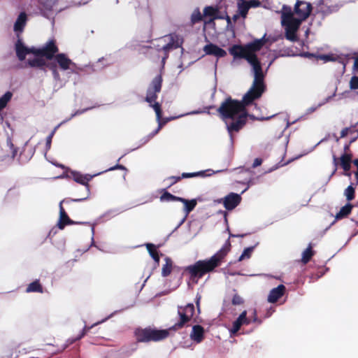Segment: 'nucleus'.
Here are the masks:
<instances>
[{
  "mask_svg": "<svg viewBox=\"0 0 358 358\" xmlns=\"http://www.w3.org/2000/svg\"><path fill=\"white\" fill-rule=\"evenodd\" d=\"M252 314H253V315H252V318H250L251 320V322H255L259 324H261L262 320L258 318V317L257 315V311L255 309L253 310Z\"/></svg>",
  "mask_w": 358,
  "mask_h": 358,
  "instance_id": "44",
  "label": "nucleus"
},
{
  "mask_svg": "<svg viewBox=\"0 0 358 358\" xmlns=\"http://www.w3.org/2000/svg\"><path fill=\"white\" fill-rule=\"evenodd\" d=\"M59 125H57L55 129L52 131V132L46 138V147L49 149L51 146L52 139L55 135V133Z\"/></svg>",
  "mask_w": 358,
  "mask_h": 358,
  "instance_id": "41",
  "label": "nucleus"
},
{
  "mask_svg": "<svg viewBox=\"0 0 358 358\" xmlns=\"http://www.w3.org/2000/svg\"><path fill=\"white\" fill-rule=\"evenodd\" d=\"M312 9V5L310 3L297 1L294 6V12L297 17L304 21L310 16Z\"/></svg>",
  "mask_w": 358,
  "mask_h": 358,
  "instance_id": "8",
  "label": "nucleus"
},
{
  "mask_svg": "<svg viewBox=\"0 0 358 358\" xmlns=\"http://www.w3.org/2000/svg\"><path fill=\"white\" fill-rule=\"evenodd\" d=\"M354 69L355 70H357L358 71V57L355 58V62H354V66H353Z\"/></svg>",
  "mask_w": 358,
  "mask_h": 358,
  "instance_id": "52",
  "label": "nucleus"
},
{
  "mask_svg": "<svg viewBox=\"0 0 358 358\" xmlns=\"http://www.w3.org/2000/svg\"><path fill=\"white\" fill-rule=\"evenodd\" d=\"M203 15L201 13L199 8H196L192 12L190 17V25L193 26L203 20Z\"/></svg>",
  "mask_w": 358,
  "mask_h": 358,
  "instance_id": "28",
  "label": "nucleus"
},
{
  "mask_svg": "<svg viewBox=\"0 0 358 358\" xmlns=\"http://www.w3.org/2000/svg\"><path fill=\"white\" fill-rule=\"evenodd\" d=\"M262 164V159L261 158H256L252 164V167L255 168L260 166Z\"/></svg>",
  "mask_w": 358,
  "mask_h": 358,
  "instance_id": "47",
  "label": "nucleus"
},
{
  "mask_svg": "<svg viewBox=\"0 0 358 358\" xmlns=\"http://www.w3.org/2000/svg\"><path fill=\"white\" fill-rule=\"evenodd\" d=\"M303 22L299 17H294L292 8L289 6L284 5L282 10L281 24L289 29H299Z\"/></svg>",
  "mask_w": 358,
  "mask_h": 358,
  "instance_id": "5",
  "label": "nucleus"
},
{
  "mask_svg": "<svg viewBox=\"0 0 358 358\" xmlns=\"http://www.w3.org/2000/svg\"><path fill=\"white\" fill-rule=\"evenodd\" d=\"M318 58L324 60L325 62L334 60L332 56L329 55H321L318 57Z\"/></svg>",
  "mask_w": 358,
  "mask_h": 358,
  "instance_id": "45",
  "label": "nucleus"
},
{
  "mask_svg": "<svg viewBox=\"0 0 358 358\" xmlns=\"http://www.w3.org/2000/svg\"><path fill=\"white\" fill-rule=\"evenodd\" d=\"M352 155L345 153L340 158V164L345 172H349L351 168Z\"/></svg>",
  "mask_w": 358,
  "mask_h": 358,
  "instance_id": "24",
  "label": "nucleus"
},
{
  "mask_svg": "<svg viewBox=\"0 0 358 358\" xmlns=\"http://www.w3.org/2000/svg\"><path fill=\"white\" fill-rule=\"evenodd\" d=\"M357 124H358V121H357Z\"/></svg>",
  "mask_w": 358,
  "mask_h": 358,
  "instance_id": "60",
  "label": "nucleus"
},
{
  "mask_svg": "<svg viewBox=\"0 0 358 358\" xmlns=\"http://www.w3.org/2000/svg\"><path fill=\"white\" fill-rule=\"evenodd\" d=\"M55 59L59 66L64 71L68 70L71 65H75V64L64 53L57 54Z\"/></svg>",
  "mask_w": 358,
  "mask_h": 358,
  "instance_id": "18",
  "label": "nucleus"
},
{
  "mask_svg": "<svg viewBox=\"0 0 358 358\" xmlns=\"http://www.w3.org/2000/svg\"><path fill=\"white\" fill-rule=\"evenodd\" d=\"M285 37L287 40L290 41H297V36H296V31L297 29H289L287 28H285Z\"/></svg>",
  "mask_w": 358,
  "mask_h": 358,
  "instance_id": "34",
  "label": "nucleus"
},
{
  "mask_svg": "<svg viewBox=\"0 0 358 358\" xmlns=\"http://www.w3.org/2000/svg\"><path fill=\"white\" fill-rule=\"evenodd\" d=\"M45 68H48L50 70L52 71V72H53L57 69V65L55 63L53 62H47Z\"/></svg>",
  "mask_w": 358,
  "mask_h": 358,
  "instance_id": "46",
  "label": "nucleus"
},
{
  "mask_svg": "<svg viewBox=\"0 0 358 358\" xmlns=\"http://www.w3.org/2000/svg\"><path fill=\"white\" fill-rule=\"evenodd\" d=\"M231 236H234V237H243L245 235L244 234H242V235H232L231 234Z\"/></svg>",
  "mask_w": 358,
  "mask_h": 358,
  "instance_id": "57",
  "label": "nucleus"
},
{
  "mask_svg": "<svg viewBox=\"0 0 358 358\" xmlns=\"http://www.w3.org/2000/svg\"><path fill=\"white\" fill-rule=\"evenodd\" d=\"M166 38H169V41L162 48V50L164 52V56L162 59L163 65L169 57V52L172 50L178 48L180 45L178 43V36L175 34H171L168 36H165L162 39L166 42ZM160 50L161 49H158V51Z\"/></svg>",
  "mask_w": 358,
  "mask_h": 358,
  "instance_id": "7",
  "label": "nucleus"
},
{
  "mask_svg": "<svg viewBox=\"0 0 358 358\" xmlns=\"http://www.w3.org/2000/svg\"><path fill=\"white\" fill-rule=\"evenodd\" d=\"M203 17H210V19L205 22L206 24H210L215 20L222 19L223 17L220 15L219 8L215 6H208L203 8Z\"/></svg>",
  "mask_w": 358,
  "mask_h": 358,
  "instance_id": "13",
  "label": "nucleus"
},
{
  "mask_svg": "<svg viewBox=\"0 0 358 358\" xmlns=\"http://www.w3.org/2000/svg\"><path fill=\"white\" fill-rule=\"evenodd\" d=\"M179 199V196L173 195L167 191H164V193L160 196L161 201H178Z\"/></svg>",
  "mask_w": 358,
  "mask_h": 358,
  "instance_id": "33",
  "label": "nucleus"
},
{
  "mask_svg": "<svg viewBox=\"0 0 358 358\" xmlns=\"http://www.w3.org/2000/svg\"><path fill=\"white\" fill-rule=\"evenodd\" d=\"M7 145L11 150L12 157L14 158L17 153V148L15 147L10 138H7Z\"/></svg>",
  "mask_w": 358,
  "mask_h": 358,
  "instance_id": "40",
  "label": "nucleus"
},
{
  "mask_svg": "<svg viewBox=\"0 0 358 358\" xmlns=\"http://www.w3.org/2000/svg\"><path fill=\"white\" fill-rule=\"evenodd\" d=\"M195 312L194 306L189 303L184 306L178 307V321L167 329H157L150 327L145 328H136L134 331V336L136 343H133V348L129 354L136 351L138 348L137 343H150L163 341L169 337L171 331H178L188 326Z\"/></svg>",
  "mask_w": 358,
  "mask_h": 358,
  "instance_id": "2",
  "label": "nucleus"
},
{
  "mask_svg": "<svg viewBox=\"0 0 358 358\" xmlns=\"http://www.w3.org/2000/svg\"><path fill=\"white\" fill-rule=\"evenodd\" d=\"M182 178H194L197 176L204 177L206 176L205 171H198V172H194V173H182Z\"/></svg>",
  "mask_w": 358,
  "mask_h": 358,
  "instance_id": "36",
  "label": "nucleus"
},
{
  "mask_svg": "<svg viewBox=\"0 0 358 358\" xmlns=\"http://www.w3.org/2000/svg\"><path fill=\"white\" fill-rule=\"evenodd\" d=\"M350 87L351 90L358 89V76H354L351 78L350 81Z\"/></svg>",
  "mask_w": 358,
  "mask_h": 358,
  "instance_id": "42",
  "label": "nucleus"
},
{
  "mask_svg": "<svg viewBox=\"0 0 358 358\" xmlns=\"http://www.w3.org/2000/svg\"><path fill=\"white\" fill-rule=\"evenodd\" d=\"M354 206L350 203H346L343 206L340 210L336 213L335 218L337 220H342L347 217L352 212Z\"/></svg>",
  "mask_w": 358,
  "mask_h": 358,
  "instance_id": "22",
  "label": "nucleus"
},
{
  "mask_svg": "<svg viewBox=\"0 0 358 358\" xmlns=\"http://www.w3.org/2000/svg\"><path fill=\"white\" fill-rule=\"evenodd\" d=\"M58 52L59 48L55 39L49 40L42 48H35L36 57H43L49 60L53 59Z\"/></svg>",
  "mask_w": 358,
  "mask_h": 358,
  "instance_id": "6",
  "label": "nucleus"
},
{
  "mask_svg": "<svg viewBox=\"0 0 358 358\" xmlns=\"http://www.w3.org/2000/svg\"><path fill=\"white\" fill-rule=\"evenodd\" d=\"M285 289L283 285H279L277 287L272 289L268 294V301L270 303H275L284 295Z\"/></svg>",
  "mask_w": 358,
  "mask_h": 358,
  "instance_id": "17",
  "label": "nucleus"
},
{
  "mask_svg": "<svg viewBox=\"0 0 358 358\" xmlns=\"http://www.w3.org/2000/svg\"><path fill=\"white\" fill-rule=\"evenodd\" d=\"M182 179V176H170L168 177L165 180L169 181V184L167 186V188L171 187L174 184L177 183Z\"/></svg>",
  "mask_w": 358,
  "mask_h": 358,
  "instance_id": "38",
  "label": "nucleus"
},
{
  "mask_svg": "<svg viewBox=\"0 0 358 358\" xmlns=\"http://www.w3.org/2000/svg\"><path fill=\"white\" fill-rule=\"evenodd\" d=\"M239 16H241V15H239V13H238V14H236V15H234L233 16V20H234V21H236V20L238 19Z\"/></svg>",
  "mask_w": 358,
  "mask_h": 358,
  "instance_id": "55",
  "label": "nucleus"
},
{
  "mask_svg": "<svg viewBox=\"0 0 358 358\" xmlns=\"http://www.w3.org/2000/svg\"><path fill=\"white\" fill-rule=\"evenodd\" d=\"M231 303L234 306L242 305L244 303V300L239 294H235L233 296Z\"/></svg>",
  "mask_w": 358,
  "mask_h": 358,
  "instance_id": "39",
  "label": "nucleus"
},
{
  "mask_svg": "<svg viewBox=\"0 0 358 358\" xmlns=\"http://www.w3.org/2000/svg\"><path fill=\"white\" fill-rule=\"evenodd\" d=\"M249 9L250 8L248 5L247 1H239L238 2V11L243 18H245L247 17Z\"/></svg>",
  "mask_w": 358,
  "mask_h": 358,
  "instance_id": "29",
  "label": "nucleus"
},
{
  "mask_svg": "<svg viewBox=\"0 0 358 358\" xmlns=\"http://www.w3.org/2000/svg\"><path fill=\"white\" fill-rule=\"evenodd\" d=\"M241 200V195L231 192L224 198L219 199L217 202L222 203L226 210H232L240 204Z\"/></svg>",
  "mask_w": 358,
  "mask_h": 358,
  "instance_id": "9",
  "label": "nucleus"
},
{
  "mask_svg": "<svg viewBox=\"0 0 358 358\" xmlns=\"http://www.w3.org/2000/svg\"><path fill=\"white\" fill-rule=\"evenodd\" d=\"M220 213L224 215L225 221L227 222V213L226 211H222V210H221Z\"/></svg>",
  "mask_w": 358,
  "mask_h": 358,
  "instance_id": "54",
  "label": "nucleus"
},
{
  "mask_svg": "<svg viewBox=\"0 0 358 358\" xmlns=\"http://www.w3.org/2000/svg\"><path fill=\"white\" fill-rule=\"evenodd\" d=\"M201 299V296L199 294H196V308H197V310L199 312L200 311V301Z\"/></svg>",
  "mask_w": 358,
  "mask_h": 358,
  "instance_id": "49",
  "label": "nucleus"
},
{
  "mask_svg": "<svg viewBox=\"0 0 358 358\" xmlns=\"http://www.w3.org/2000/svg\"><path fill=\"white\" fill-rule=\"evenodd\" d=\"M178 201L184 203V205H185L184 211H185L186 215H187L190 212H192L194 209V208L196 207V206L197 204V201L194 199L188 200L185 198L180 197V199Z\"/></svg>",
  "mask_w": 358,
  "mask_h": 358,
  "instance_id": "23",
  "label": "nucleus"
},
{
  "mask_svg": "<svg viewBox=\"0 0 358 358\" xmlns=\"http://www.w3.org/2000/svg\"><path fill=\"white\" fill-rule=\"evenodd\" d=\"M348 149H349V146L348 145H345V148H344V150L346 151Z\"/></svg>",
  "mask_w": 358,
  "mask_h": 358,
  "instance_id": "59",
  "label": "nucleus"
},
{
  "mask_svg": "<svg viewBox=\"0 0 358 358\" xmlns=\"http://www.w3.org/2000/svg\"><path fill=\"white\" fill-rule=\"evenodd\" d=\"M52 74H53V76H54L55 78H56V79L59 78V73H58V71H57V69H56L55 71H54L52 72Z\"/></svg>",
  "mask_w": 358,
  "mask_h": 358,
  "instance_id": "53",
  "label": "nucleus"
},
{
  "mask_svg": "<svg viewBox=\"0 0 358 358\" xmlns=\"http://www.w3.org/2000/svg\"><path fill=\"white\" fill-rule=\"evenodd\" d=\"M27 64L32 68H38L41 70L46 71L45 66L47 62L43 59V57H36L34 59H28Z\"/></svg>",
  "mask_w": 358,
  "mask_h": 358,
  "instance_id": "21",
  "label": "nucleus"
},
{
  "mask_svg": "<svg viewBox=\"0 0 358 358\" xmlns=\"http://www.w3.org/2000/svg\"><path fill=\"white\" fill-rule=\"evenodd\" d=\"M12 96L13 94L10 92H7L0 97V111L6 107L8 103L11 99Z\"/></svg>",
  "mask_w": 358,
  "mask_h": 358,
  "instance_id": "31",
  "label": "nucleus"
},
{
  "mask_svg": "<svg viewBox=\"0 0 358 358\" xmlns=\"http://www.w3.org/2000/svg\"><path fill=\"white\" fill-rule=\"evenodd\" d=\"M26 292H38V293H43V288L42 285L40 283L39 280H36L34 282H31L28 285L26 289Z\"/></svg>",
  "mask_w": 358,
  "mask_h": 358,
  "instance_id": "26",
  "label": "nucleus"
},
{
  "mask_svg": "<svg viewBox=\"0 0 358 358\" xmlns=\"http://www.w3.org/2000/svg\"><path fill=\"white\" fill-rule=\"evenodd\" d=\"M266 41L264 35L262 38L256 39L245 45H233L229 49L230 55L234 59H245L252 66L254 72L252 84L244 94L242 101L233 99L231 96L227 97L217 109L231 135L233 132L239 131L244 127L248 115L246 107L261 98L266 90L262 64L256 55Z\"/></svg>",
  "mask_w": 358,
  "mask_h": 358,
  "instance_id": "1",
  "label": "nucleus"
},
{
  "mask_svg": "<svg viewBox=\"0 0 358 358\" xmlns=\"http://www.w3.org/2000/svg\"><path fill=\"white\" fill-rule=\"evenodd\" d=\"M145 246L150 255L158 265L159 263L160 256L156 245L152 243H147Z\"/></svg>",
  "mask_w": 358,
  "mask_h": 358,
  "instance_id": "25",
  "label": "nucleus"
},
{
  "mask_svg": "<svg viewBox=\"0 0 358 358\" xmlns=\"http://www.w3.org/2000/svg\"><path fill=\"white\" fill-rule=\"evenodd\" d=\"M353 164L357 166V171L355 172V177L358 182V160H354Z\"/></svg>",
  "mask_w": 358,
  "mask_h": 358,
  "instance_id": "51",
  "label": "nucleus"
},
{
  "mask_svg": "<svg viewBox=\"0 0 358 358\" xmlns=\"http://www.w3.org/2000/svg\"><path fill=\"white\" fill-rule=\"evenodd\" d=\"M162 82L163 79L161 75H157L155 77L148 87L146 96L145 98V101L149 103L150 106L154 109L157 120L159 121L158 127L153 132L152 136L157 134L164 124V123L161 122L162 116V107L160 103L156 101L157 94L159 93L162 90Z\"/></svg>",
  "mask_w": 358,
  "mask_h": 358,
  "instance_id": "4",
  "label": "nucleus"
},
{
  "mask_svg": "<svg viewBox=\"0 0 358 358\" xmlns=\"http://www.w3.org/2000/svg\"><path fill=\"white\" fill-rule=\"evenodd\" d=\"M27 21V15L25 12H21L18 15L15 24L14 31L17 32H22Z\"/></svg>",
  "mask_w": 358,
  "mask_h": 358,
  "instance_id": "20",
  "label": "nucleus"
},
{
  "mask_svg": "<svg viewBox=\"0 0 358 358\" xmlns=\"http://www.w3.org/2000/svg\"><path fill=\"white\" fill-rule=\"evenodd\" d=\"M57 3L58 0H43V5L48 10H52Z\"/></svg>",
  "mask_w": 358,
  "mask_h": 358,
  "instance_id": "37",
  "label": "nucleus"
},
{
  "mask_svg": "<svg viewBox=\"0 0 358 358\" xmlns=\"http://www.w3.org/2000/svg\"><path fill=\"white\" fill-rule=\"evenodd\" d=\"M72 178L74 181L81 185H83L85 187L86 190V196L82 198H78L75 199L76 201H81L86 199L90 194V187L88 182L92 178V176L90 175H83L79 172H72L71 173Z\"/></svg>",
  "mask_w": 358,
  "mask_h": 358,
  "instance_id": "10",
  "label": "nucleus"
},
{
  "mask_svg": "<svg viewBox=\"0 0 358 358\" xmlns=\"http://www.w3.org/2000/svg\"><path fill=\"white\" fill-rule=\"evenodd\" d=\"M249 8H257L261 6V2L259 0L247 1Z\"/></svg>",
  "mask_w": 358,
  "mask_h": 358,
  "instance_id": "43",
  "label": "nucleus"
},
{
  "mask_svg": "<svg viewBox=\"0 0 358 358\" xmlns=\"http://www.w3.org/2000/svg\"><path fill=\"white\" fill-rule=\"evenodd\" d=\"M227 21L228 23H230L231 22V19L229 16H227Z\"/></svg>",
  "mask_w": 358,
  "mask_h": 358,
  "instance_id": "58",
  "label": "nucleus"
},
{
  "mask_svg": "<svg viewBox=\"0 0 358 358\" xmlns=\"http://www.w3.org/2000/svg\"><path fill=\"white\" fill-rule=\"evenodd\" d=\"M315 252L313 250V245L310 243L308 248L303 252L301 262L303 264H306L310 262Z\"/></svg>",
  "mask_w": 358,
  "mask_h": 358,
  "instance_id": "27",
  "label": "nucleus"
},
{
  "mask_svg": "<svg viewBox=\"0 0 358 358\" xmlns=\"http://www.w3.org/2000/svg\"><path fill=\"white\" fill-rule=\"evenodd\" d=\"M251 323V320L247 317V310H243L238 317L232 323V327L230 330L233 334H236L242 325H248Z\"/></svg>",
  "mask_w": 358,
  "mask_h": 358,
  "instance_id": "12",
  "label": "nucleus"
},
{
  "mask_svg": "<svg viewBox=\"0 0 358 358\" xmlns=\"http://www.w3.org/2000/svg\"><path fill=\"white\" fill-rule=\"evenodd\" d=\"M338 158L334 155V162L335 164H337Z\"/></svg>",
  "mask_w": 358,
  "mask_h": 358,
  "instance_id": "56",
  "label": "nucleus"
},
{
  "mask_svg": "<svg viewBox=\"0 0 358 358\" xmlns=\"http://www.w3.org/2000/svg\"><path fill=\"white\" fill-rule=\"evenodd\" d=\"M344 195L348 202L352 201L355 198V188L352 185H349L344 191Z\"/></svg>",
  "mask_w": 358,
  "mask_h": 358,
  "instance_id": "32",
  "label": "nucleus"
},
{
  "mask_svg": "<svg viewBox=\"0 0 358 358\" xmlns=\"http://www.w3.org/2000/svg\"><path fill=\"white\" fill-rule=\"evenodd\" d=\"M203 51L206 55H214L217 57H224L227 55V52L224 49L213 43L206 45Z\"/></svg>",
  "mask_w": 358,
  "mask_h": 358,
  "instance_id": "14",
  "label": "nucleus"
},
{
  "mask_svg": "<svg viewBox=\"0 0 358 358\" xmlns=\"http://www.w3.org/2000/svg\"><path fill=\"white\" fill-rule=\"evenodd\" d=\"M229 249L223 247L210 258L204 260H199L194 264L184 267L182 268L183 273L182 275L188 274L189 279L192 282L197 283L198 280L206 274L213 271L215 268L221 265Z\"/></svg>",
  "mask_w": 358,
  "mask_h": 358,
  "instance_id": "3",
  "label": "nucleus"
},
{
  "mask_svg": "<svg viewBox=\"0 0 358 358\" xmlns=\"http://www.w3.org/2000/svg\"><path fill=\"white\" fill-rule=\"evenodd\" d=\"M348 131H349L348 128H344L343 129H342V131L341 132V137L343 138V137L346 136L348 134Z\"/></svg>",
  "mask_w": 358,
  "mask_h": 358,
  "instance_id": "50",
  "label": "nucleus"
},
{
  "mask_svg": "<svg viewBox=\"0 0 358 358\" xmlns=\"http://www.w3.org/2000/svg\"><path fill=\"white\" fill-rule=\"evenodd\" d=\"M116 169L125 170L126 169L123 165L117 164L113 167H110L107 171H113V170H116Z\"/></svg>",
  "mask_w": 358,
  "mask_h": 358,
  "instance_id": "48",
  "label": "nucleus"
},
{
  "mask_svg": "<svg viewBox=\"0 0 358 358\" xmlns=\"http://www.w3.org/2000/svg\"><path fill=\"white\" fill-rule=\"evenodd\" d=\"M75 222L69 218L64 208L62 206V203L59 204V220L57 223V227L59 229H63L66 225L73 224Z\"/></svg>",
  "mask_w": 358,
  "mask_h": 358,
  "instance_id": "15",
  "label": "nucleus"
},
{
  "mask_svg": "<svg viewBox=\"0 0 358 358\" xmlns=\"http://www.w3.org/2000/svg\"><path fill=\"white\" fill-rule=\"evenodd\" d=\"M164 260L165 264L163 265L162 268V275L163 277L169 276L172 271L179 272L180 271V267L173 265V261L170 257H166Z\"/></svg>",
  "mask_w": 358,
  "mask_h": 358,
  "instance_id": "16",
  "label": "nucleus"
},
{
  "mask_svg": "<svg viewBox=\"0 0 358 358\" xmlns=\"http://www.w3.org/2000/svg\"><path fill=\"white\" fill-rule=\"evenodd\" d=\"M254 247H248L244 249L242 255L239 257L238 261H243L245 259H249L250 258L252 253L253 252Z\"/></svg>",
  "mask_w": 358,
  "mask_h": 358,
  "instance_id": "35",
  "label": "nucleus"
},
{
  "mask_svg": "<svg viewBox=\"0 0 358 358\" xmlns=\"http://www.w3.org/2000/svg\"><path fill=\"white\" fill-rule=\"evenodd\" d=\"M16 55L20 61H24L26 55L33 54L35 55V47H26L21 39H18L15 45Z\"/></svg>",
  "mask_w": 358,
  "mask_h": 358,
  "instance_id": "11",
  "label": "nucleus"
},
{
  "mask_svg": "<svg viewBox=\"0 0 358 358\" xmlns=\"http://www.w3.org/2000/svg\"><path fill=\"white\" fill-rule=\"evenodd\" d=\"M91 328H92V327H89L85 326L83 329L82 330L81 333L77 337L72 338V339H69L67 341V343L64 345V347L63 348V350L66 348L69 345L73 344L76 341H77L81 339L83 337H84Z\"/></svg>",
  "mask_w": 358,
  "mask_h": 358,
  "instance_id": "30",
  "label": "nucleus"
},
{
  "mask_svg": "<svg viewBox=\"0 0 358 358\" xmlns=\"http://www.w3.org/2000/svg\"><path fill=\"white\" fill-rule=\"evenodd\" d=\"M190 338L196 343H200L204 338L203 327L199 324L193 326Z\"/></svg>",
  "mask_w": 358,
  "mask_h": 358,
  "instance_id": "19",
  "label": "nucleus"
}]
</instances>
